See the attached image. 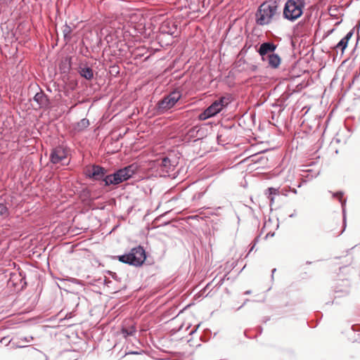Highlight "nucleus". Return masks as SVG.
I'll return each instance as SVG.
<instances>
[{"label":"nucleus","instance_id":"473e14b6","mask_svg":"<svg viewBox=\"0 0 360 360\" xmlns=\"http://www.w3.org/2000/svg\"><path fill=\"white\" fill-rule=\"evenodd\" d=\"M13 346L16 348H23V347H25L26 346L25 345H20V342H13Z\"/></svg>","mask_w":360,"mask_h":360},{"label":"nucleus","instance_id":"7c9ffc66","mask_svg":"<svg viewBox=\"0 0 360 360\" xmlns=\"http://www.w3.org/2000/svg\"><path fill=\"white\" fill-rule=\"evenodd\" d=\"M11 340H8V337H4L1 340V343H5L6 345L11 342Z\"/></svg>","mask_w":360,"mask_h":360},{"label":"nucleus","instance_id":"49530a36","mask_svg":"<svg viewBox=\"0 0 360 360\" xmlns=\"http://www.w3.org/2000/svg\"><path fill=\"white\" fill-rule=\"evenodd\" d=\"M307 181H301L300 183H299L297 186L298 188L301 187L302 186V183H307Z\"/></svg>","mask_w":360,"mask_h":360},{"label":"nucleus","instance_id":"ddd939ff","mask_svg":"<svg viewBox=\"0 0 360 360\" xmlns=\"http://www.w3.org/2000/svg\"><path fill=\"white\" fill-rule=\"evenodd\" d=\"M265 61H267L268 65L270 68L276 69L281 65V58L277 53H274L273 54L268 55L265 58Z\"/></svg>","mask_w":360,"mask_h":360},{"label":"nucleus","instance_id":"412c9836","mask_svg":"<svg viewBox=\"0 0 360 360\" xmlns=\"http://www.w3.org/2000/svg\"><path fill=\"white\" fill-rule=\"evenodd\" d=\"M347 44L348 42L347 41H345V39L342 38L338 43V44L335 46V49H337V51L338 49H340L342 51V52L344 51V50L346 49V47L347 46Z\"/></svg>","mask_w":360,"mask_h":360},{"label":"nucleus","instance_id":"f3484780","mask_svg":"<svg viewBox=\"0 0 360 360\" xmlns=\"http://www.w3.org/2000/svg\"><path fill=\"white\" fill-rule=\"evenodd\" d=\"M8 206H10V204L8 202H0V217H1L2 219L8 218L10 216Z\"/></svg>","mask_w":360,"mask_h":360},{"label":"nucleus","instance_id":"4c0bfd02","mask_svg":"<svg viewBox=\"0 0 360 360\" xmlns=\"http://www.w3.org/2000/svg\"><path fill=\"white\" fill-rule=\"evenodd\" d=\"M109 274L112 276V278L117 280V275L115 272L109 271Z\"/></svg>","mask_w":360,"mask_h":360},{"label":"nucleus","instance_id":"b1692460","mask_svg":"<svg viewBox=\"0 0 360 360\" xmlns=\"http://www.w3.org/2000/svg\"><path fill=\"white\" fill-rule=\"evenodd\" d=\"M230 278H231L228 276V274H226L223 277L219 278L218 282L216 283V286H218V288L221 287L223 285L224 281H229Z\"/></svg>","mask_w":360,"mask_h":360},{"label":"nucleus","instance_id":"6e6552de","mask_svg":"<svg viewBox=\"0 0 360 360\" xmlns=\"http://www.w3.org/2000/svg\"><path fill=\"white\" fill-rule=\"evenodd\" d=\"M210 186V184H205L204 181H192L187 186L181 187V189L183 191L189 188L190 191L193 193L191 199L193 201H195L202 198Z\"/></svg>","mask_w":360,"mask_h":360},{"label":"nucleus","instance_id":"79ce46f5","mask_svg":"<svg viewBox=\"0 0 360 360\" xmlns=\"http://www.w3.org/2000/svg\"><path fill=\"white\" fill-rule=\"evenodd\" d=\"M249 301H250V300H249V299H246V300H245V302H243V304L240 307H239L238 308V310L240 309H241V308H242V307H243V306H244V305H245L248 302H249Z\"/></svg>","mask_w":360,"mask_h":360},{"label":"nucleus","instance_id":"37998d69","mask_svg":"<svg viewBox=\"0 0 360 360\" xmlns=\"http://www.w3.org/2000/svg\"><path fill=\"white\" fill-rule=\"evenodd\" d=\"M296 215H297V214H296V210H294V212H293V213H292V214H290L289 215V217H290V218H293V217H295Z\"/></svg>","mask_w":360,"mask_h":360},{"label":"nucleus","instance_id":"4be33fe9","mask_svg":"<svg viewBox=\"0 0 360 360\" xmlns=\"http://www.w3.org/2000/svg\"><path fill=\"white\" fill-rule=\"evenodd\" d=\"M212 335V331L209 328H206L203 331V335L201 337V340L204 342L207 341Z\"/></svg>","mask_w":360,"mask_h":360},{"label":"nucleus","instance_id":"2f4dec72","mask_svg":"<svg viewBox=\"0 0 360 360\" xmlns=\"http://www.w3.org/2000/svg\"><path fill=\"white\" fill-rule=\"evenodd\" d=\"M140 353L137 351H130V352H125L124 354L122 356V357H124L125 356L127 355H129V354H139Z\"/></svg>","mask_w":360,"mask_h":360},{"label":"nucleus","instance_id":"9b49d317","mask_svg":"<svg viewBox=\"0 0 360 360\" xmlns=\"http://www.w3.org/2000/svg\"><path fill=\"white\" fill-rule=\"evenodd\" d=\"M221 105L218 103L213 102L204 112L200 114L199 119L200 120H205L210 117L216 115L221 110Z\"/></svg>","mask_w":360,"mask_h":360},{"label":"nucleus","instance_id":"c03bdc74","mask_svg":"<svg viewBox=\"0 0 360 360\" xmlns=\"http://www.w3.org/2000/svg\"><path fill=\"white\" fill-rule=\"evenodd\" d=\"M240 186L243 188H247L248 187V181H244V183H242Z\"/></svg>","mask_w":360,"mask_h":360},{"label":"nucleus","instance_id":"ea45409f","mask_svg":"<svg viewBox=\"0 0 360 360\" xmlns=\"http://www.w3.org/2000/svg\"><path fill=\"white\" fill-rule=\"evenodd\" d=\"M18 182L20 183L22 186H24L28 185L29 184H31L32 181H18Z\"/></svg>","mask_w":360,"mask_h":360},{"label":"nucleus","instance_id":"20e7f679","mask_svg":"<svg viewBox=\"0 0 360 360\" xmlns=\"http://www.w3.org/2000/svg\"><path fill=\"white\" fill-rule=\"evenodd\" d=\"M277 13L278 4L276 1H264L259 6L256 12V23L261 26L269 25Z\"/></svg>","mask_w":360,"mask_h":360},{"label":"nucleus","instance_id":"e433bc0d","mask_svg":"<svg viewBox=\"0 0 360 360\" xmlns=\"http://www.w3.org/2000/svg\"><path fill=\"white\" fill-rule=\"evenodd\" d=\"M271 317L270 316H264L263 317L262 321L263 323H266L269 321H270Z\"/></svg>","mask_w":360,"mask_h":360},{"label":"nucleus","instance_id":"72a5a7b5","mask_svg":"<svg viewBox=\"0 0 360 360\" xmlns=\"http://www.w3.org/2000/svg\"><path fill=\"white\" fill-rule=\"evenodd\" d=\"M256 330L258 335H261L263 331V328L261 326H259L256 328Z\"/></svg>","mask_w":360,"mask_h":360},{"label":"nucleus","instance_id":"cd10ccee","mask_svg":"<svg viewBox=\"0 0 360 360\" xmlns=\"http://www.w3.org/2000/svg\"><path fill=\"white\" fill-rule=\"evenodd\" d=\"M354 332H360V324H354L352 326Z\"/></svg>","mask_w":360,"mask_h":360},{"label":"nucleus","instance_id":"864d4df0","mask_svg":"<svg viewBox=\"0 0 360 360\" xmlns=\"http://www.w3.org/2000/svg\"><path fill=\"white\" fill-rule=\"evenodd\" d=\"M311 264V262H309V261L307 262V264Z\"/></svg>","mask_w":360,"mask_h":360},{"label":"nucleus","instance_id":"bb28decb","mask_svg":"<svg viewBox=\"0 0 360 360\" xmlns=\"http://www.w3.org/2000/svg\"><path fill=\"white\" fill-rule=\"evenodd\" d=\"M261 234H259V236H257L253 240V243H252V245L251 246L250 249V251H249V253L253 250V249L255 248L256 244L258 243L259 241V237H260Z\"/></svg>","mask_w":360,"mask_h":360},{"label":"nucleus","instance_id":"603ef678","mask_svg":"<svg viewBox=\"0 0 360 360\" xmlns=\"http://www.w3.org/2000/svg\"><path fill=\"white\" fill-rule=\"evenodd\" d=\"M191 219H195V218H197V216H192V217H191Z\"/></svg>","mask_w":360,"mask_h":360},{"label":"nucleus","instance_id":"a18cd8bd","mask_svg":"<svg viewBox=\"0 0 360 360\" xmlns=\"http://www.w3.org/2000/svg\"><path fill=\"white\" fill-rule=\"evenodd\" d=\"M290 188V191L294 193H297V189L295 188H291V187H289Z\"/></svg>","mask_w":360,"mask_h":360},{"label":"nucleus","instance_id":"f257e3e1","mask_svg":"<svg viewBox=\"0 0 360 360\" xmlns=\"http://www.w3.org/2000/svg\"><path fill=\"white\" fill-rule=\"evenodd\" d=\"M137 170L138 165L131 164L113 174H107L105 168L99 165H91L84 169V174L86 177L93 178L94 180H129L134 177Z\"/></svg>","mask_w":360,"mask_h":360},{"label":"nucleus","instance_id":"5fc2aeb1","mask_svg":"<svg viewBox=\"0 0 360 360\" xmlns=\"http://www.w3.org/2000/svg\"><path fill=\"white\" fill-rule=\"evenodd\" d=\"M68 318H70V316H69L68 314L66 315L65 316V319H68Z\"/></svg>","mask_w":360,"mask_h":360},{"label":"nucleus","instance_id":"c756f323","mask_svg":"<svg viewBox=\"0 0 360 360\" xmlns=\"http://www.w3.org/2000/svg\"><path fill=\"white\" fill-rule=\"evenodd\" d=\"M352 35H353V32L352 31H350L343 38L345 39V41L348 42Z\"/></svg>","mask_w":360,"mask_h":360},{"label":"nucleus","instance_id":"de8ad7c7","mask_svg":"<svg viewBox=\"0 0 360 360\" xmlns=\"http://www.w3.org/2000/svg\"><path fill=\"white\" fill-rule=\"evenodd\" d=\"M72 282L75 283H79V281L78 279H77V278H72Z\"/></svg>","mask_w":360,"mask_h":360},{"label":"nucleus","instance_id":"c9c22d12","mask_svg":"<svg viewBox=\"0 0 360 360\" xmlns=\"http://www.w3.org/2000/svg\"><path fill=\"white\" fill-rule=\"evenodd\" d=\"M275 235V232H269L264 237V239H267L269 237H274Z\"/></svg>","mask_w":360,"mask_h":360},{"label":"nucleus","instance_id":"5701e85b","mask_svg":"<svg viewBox=\"0 0 360 360\" xmlns=\"http://www.w3.org/2000/svg\"><path fill=\"white\" fill-rule=\"evenodd\" d=\"M228 98L225 97H221L219 100L215 101V103H218L219 104L221 105V109H223L224 107L226 106L229 103Z\"/></svg>","mask_w":360,"mask_h":360},{"label":"nucleus","instance_id":"f8f14e48","mask_svg":"<svg viewBox=\"0 0 360 360\" xmlns=\"http://www.w3.org/2000/svg\"><path fill=\"white\" fill-rule=\"evenodd\" d=\"M332 196L334 198H337L339 202H340L341 207H342V222H343V231L345 230L346 228V203H347V199L343 198L344 193L342 191H338L336 192H331Z\"/></svg>","mask_w":360,"mask_h":360},{"label":"nucleus","instance_id":"a211bd4d","mask_svg":"<svg viewBox=\"0 0 360 360\" xmlns=\"http://www.w3.org/2000/svg\"><path fill=\"white\" fill-rule=\"evenodd\" d=\"M79 74L82 77L88 80H91L94 77L93 70L89 67L80 68Z\"/></svg>","mask_w":360,"mask_h":360},{"label":"nucleus","instance_id":"c85d7f7f","mask_svg":"<svg viewBox=\"0 0 360 360\" xmlns=\"http://www.w3.org/2000/svg\"><path fill=\"white\" fill-rule=\"evenodd\" d=\"M32 340H33V337L31 335L20 338V340L24 341L25 342H30Z\"/></svg>","mask_w":360,"mask_h":360},{"label":"nucleus","instance_id":"2eb2a0df","mask_svg":"<svg viewBox=\"0 0 360 360\" xmlns=\"http://www.w3.org/2000/svg\"><path fill=\"white\" fill-rule=\"evenodd\" d=\"M33 100L37 103L39 108H46L49 104L47 96L42 91L37 93Z\"/></svg>","mask_w":360,"mask_h":360},{"label":"nucleus","instance_id":"7ed1b4c3","mask_svg":"<svg viewBox=\"0 0 360 360\" xmlns=\"http://www.w3.org/2000/svg\"><path fill=\"white\" fill-rule=\"evenodd\" d=\"M338 278L331 286V301H328L326 304H340V299L347 297L351 292V281L349 278H341L338 274Z\"/></svg>","mask_w":360,"mask_h":360},{"label":"nucleus","instance_id":"f704fd0d","mask_svg":"<svg viewBox=\"0 0 360 360\" xmlns=\"http://www.w3.org/2000/svg\"><path fill=\"white\" fill-rule=\"evenodd\" d=\"M200 323H198L191 332H190V335H193V333H195L197 330L198 329V328L200 327Z\"/></svg>","mask_w":360,"mask_h":360},{"label":"nucleus","instance_id":"09e8293b","mask_svg":"<svg viewBox=\"0 0 360 360\" xmlns=\"http://www.w3.org/2000/svg\"><path fill=\"white\" fill-rule=\"evenodd\" d=\"M308 325L311 328H315L317 326V323H316L315 325H312V324H311V323H308Z\"/></svg>","mask_w":360,"mask_h":360},{"label":"nucleus","instance_id":"0eeeda50","mask_svg":"<svg viewBox=\"0 0 360 360\" xmlns=\"http://www.w3.org/2000/svg\"><path fill=\"white\" fill-rule=\"evenodd\" d=\"M181 96L182 94L180 91L177 89L174 90L158 102V110L161 112H164L169 110L175 105V104L180 100Z\"/></svg>","mask_w":360,"mask_h":360},{"label":"nucleus","instance_id":"a19ab883","mask_svg":"<svg viewBox=\"0 0 360 360\" xmlns=\"http://www.w3.org/2000/svg\"><path fill=\"white\" fill-rule=\"evenodd\" d=\"M276 271V268H274L272 270H271V280H274V273Z\"/></svg>","mask_w":360,"mask_h":360},{"label":"nucleus","instance_id":"6ab92c4d","mask_svg":"<svg viewBox=\"0 0 360 360\" xmlns=\"http://www.w3.org/2000/svg\"><path fill=\"white\" fill-rule=\"evenodd\" d=\"M89 125V120L84 118L77 123L75 129L80 131L87 128Z\"/></svg>","mask_w":360,"mask_h":360},{"label":"nucleus","instance_id":"6e6d98bb","mask_svg":"<svg viewBox=\"0 0 360 360\" xmlns=\"http://www.w3.org/2000/svg\"><path fill=\"white\" fill-rule=\"evenodd\" d=\"M244 334L246 337H248L247 334H246V331L244 332Z\"/></svg>","mask_w":360,"mask_h":360},{"label":"nucleus","instance_id":"58836bf2","mask_svg":"<svg viewBox=\"0 0 360 360\" xmlns=\"http://www.w3.org/2000/svg\"><path fill=\"white\" fill-rule=\"evenodd\" d=\"M316 318L318 319H321L323 316V314L321 311H316L315 314Z\"/></svg>","mask_w":360,"mask_h":360},{"label":"nucleus","instance_id":"dca6fc26","mask_svg":"<svg viewBox=\"0 0 360 360\" xmlns=\"http://www.w3.org/2000/svg\"><path fill=\"white\" fill-rule=\"evenodd\" d=\"M121 333L123 335V337L127 338L135 335L136 333V328L135 325H131L129 326H123L121 328Z\"/></svg>","mask_w":360,"mask_h":360},{"label":"nucleus","instance_id":"423d86ee","mask_svg":"<svg viewBox=\"0 0 360 360\" xmlns=\"http://www.w3.org/2000/svg\"><path fill=\"white\" fill-rule=\"evenodd\" d=\"M305 6L304 0H287L283 8V18L294 22L303 13Z\"/></svg>","mask_w":360,"mask_h":360},{"label":"nucleus","instance_id":"9d476101","mask_svg":"<svg viewBox=\"0 0 360 360\" xmlns=\"http://www.w3.org/2000/svg\"><path fill=\"white\" fill-rule=\"evenodd\" d=\"M276 48L277 45L273 42H264L259 46L257 52L261 56L262 60L265 62L266 57L268 56V55L274 53Z\"/></svg>","mask_w":360,"mask_h":360},{"label":"nucleus","instance_id":"aec40b11","mask_svg":"<svg viewBox=\"0 0 360 360\" xmlns=\"http://www.w3.org/2000/svg\"><path fill=\"white\" fill-rule=\"evenodd\" d=\"M72 31V28L69 25H64L63 29V33L65 41H68L70 40Z\"/></svg>","mask_w":360,"mask_h":360},{"label":"nucleus","instance_id":"39448f33","mask_svg":"<svg viewBox=\"0 0 360 360\" xmlns=\"http://www.w3.org/2000/svg\"><path fill=\"white\" fill-rule=\"evenodd\" d=\"M179 162L176 157L169 156L162 158L161 164L158 166V169L151 174L155 178H166L175 179L176 177V172H174L175 167Z\"/></svg>","mask_w":360,"mask_h":360},{"label":"nucleus","instance_id":"a878e982","mask_svg":"<svg viewBox=\"0 0 360 360\" xmlns=\"http://www.w3.org/2000/svg\"><path fill=\"white\" fill-rule=\"evenodd\" d=\"M104 183L103 186L108 187L111 185L117 186L119 185L122 181H103Z\"/></svg>","mask_w":360,"mask_h":360},{"label":"nucleus","instance_id":"3c124183","mask_svg":"<svg viewBox=\"0 0 360 360\" xmlns=\"http://www.w3.org/2000/svg\"><path fill=\"white\" fill-rule=\"evenodd\" d=\"M210 284H211L210 283H207V285H206V287H205V288H209V286L210 285Z\"/></svg>","mask_w":360,"mask_h":360},{"label":"nucleus","instance_id":"393cba45","mask_svg":"<svg viewBox=\"0 0 360 360\" xmlns=\"http://www.w3.org/2000/svg\"><path fill=\"white\" fill-rule=\"evenodd\" d=\"M352 268H350L348 266H343L340 267V269H339L340 274H343L345 272L348 274L350 271V270H352Z\"/></svg>","mask_w":360,"mask_h":360},{"label":"nucleus","instance_id":"f03ea898","mask_svg":"<svg viewBox=\"0 0 360 360\" xmlns=\"http://www.w3.org/2000/svg\"><path fill=\"white\" fill-rule=\"evenodd\" d=\"M117 259L124 264L135 267L141 266L147 259V252L141 245L131 248L128 252L116 256Z\"/></svg>","mask_w":360,"mask_h":360},{"label":"nucleus","instance_id":"8fccbe9b","mask_svg":"<svg viewBox=\"0 0 360 360\" xmlns=\"http://www.w3.org/2000/svg\"><path fill=\"white\" fill-rule=\"evenodd\" d=\"M251 292H251V290H246V291L244 292V294H245V295H250V294H251Z\"/></svg>","mask_w":360,"mask_h":360},{"label":"nucleus","instance_id":"4468645a","mask_svg":"<svg viewBox=\"0 0 360 360\" xmlns=\"http://www.w3.org/2000/svg\"><path fill=\"white\" fill-rule=\"evenodd\" d=\"M264 195L269 199V205L270 207H271L273 204L274 203L275 196L279 195V188L274 187H269L264 191ZM271 210H272V208H271Z\"/></svg>","mask_w":360,"mask_h":360},{"label":"nucleus","instance_id":"1a4fd4ad","mask_svg":"<svg viewBox=\"0 0 360 360\" xmlns=\"http://www.w3.org/2000/svg\"><path fill=\"white\" fill-rule=\"evenodd\" d=\"M50 158L53 164H64L67 160V151L61 146L56 147L52 150Z\"/></svg>","mask_w":360,"mask_h":360}]
</instances>
